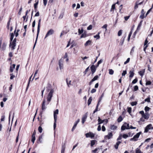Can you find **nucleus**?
<instances>
[{
  "instance_id": "34",
  "label": "nucleus",
  "mask_w": 153,
  "mask_h": 153,
  "mask_svg": "<svg viewBox=\"0 0 153 153\" xmlns=\"http://www.w3.org/2000/svg\"><path fill=\"white\" fill-rule=\"evenodd\" d=\"M137 102H131V105L132 106H133L135 105H136L137 104Z\"/></svg>"
},
{
  "instance_id": "51",
  "label": "nucleus",
  "mask_w": 153,
  "mask_h": 153,
  "mask_svg": "<svg viewBox=\"0 0 153 153\" xmlns=\"http://www.w3.org/2000/svg\"><path fill=\"white\" fill-rule=\"evenodd\" d=\"M122 137L124 138H126L128 137V135L126 134H124L123 135Z\"/></svg>"
},
{
  "instance_id": "44",
  "label": "nucleus",
  "mask_w": 153,
  "mask_h": 153,
  "mask_svg": "<svg viewBox=\"0 0 153 153\" xmlns=\"http://www.w3.org/2000/svg\"><path fill=\"white\" fill-rule=\"evenodd\" d=\"M151 84V82L150 81H147L146 83V85H150Z\"/></svg>"
},
{
  "instance_id": "2",
  "label": "nucleus",
  "mask_w": 153,
  "mask_h": 153,
  "mask_svg": "<svg viewBox=\"0 0 153 153\" xmlns=\"http://www.w3.org/2000/svg\"><path fill=\"white\" fill-rule=\"evenodd\" d=\"M54 92V90L53 89H51L50 91L48 94V97H47V104H48L49 102L51 101L52 97L53 96V94Z\"/></svg>"
},
{
  "instance_id": "1",
  "label": "nucleus",
  "mask_w": 153,
  "mask_h": 153,
  "mask_svg": "<svg viewBox=\"0 0 153 153\" xmlns=\"http://www.w3.org/2000/svg\"><path fill=\"white\" fill-rule=\"evenodd\" d=\"M41 21V19H40L39 20L38 23V27H37V36H36V41H35V43H34L33 47V49L34 48H35V46L36 45V42H37V39H38V35H39V31H40V27Z\"/></svg>"
},
{
  "instance_id": "17",
  "label": "nucleus",
  "mask_w": 153,
  "mask_h": 153,
  "mask_svg": "<svg viewBox=\"0 0 153 153\" xmlns=\"http://www.w3.org/2000/svg\"><path fill=\"white\" fill-rule=\"evenodd\" d=\"M120 143L121 142L120 141H118L117 142L116 144L114 146L116 149H118V146Z\"/></svg>"
},
{
  "instance_id": "52",
  "label": "nucleus",
  "mask_w": 153,
  "mask_h": 153,
  "mask_svg": "<svg viewBox=\"0 0 153 153\" xmlns=\"http://www.w3.org/2000/svg\"><path fill=\"white\" fill-rule=\"evenodd\" d=\"M130 60V58H128L127 59L126 61L124 62V64H126L127 63H128L129 62Z\"/></svg>"
},
{
  "instance_id": "62",
  "label": "nucleus",
  "mask_w": 153,
  "mask_h": 153,
  "mask_svg": "<svg viewBox=\"0 0 153 153\" xmlns=\"http://www.w3.org/2000/svg\"><path fill=\"white\" fill-rule=\"evenodd\" d=\"M144 15L141 14V15L140 16V18L141 19H143L144 18V17H145L146 16H144Z\"/></svg>"
},
{
  "instance_id": "36",
  "label": "nucleus",
  "mask_w": 153,
  "mask_h": 153,
  "mask_svg": "<svg viewBox=\"0 0 153 153\" xmlns=\"http://www.w3.org/2000/svg\"><path fill=\"white\" fill-rule=\"evenodd\" d=\"M152 125L151 124H149L148 125H147V126H146V127L147 128H148V129L149 130L151 128H152V129H153V128H151V127H152Z\"/></svg>"
},
{
  "instance_id": "15",
  "label": "nucleus",
  "mask_w": 153,
  "mask_h": 153,
  "mask_svg": "<svg viewBox=\"0 0 153 153\" xmlns=\"http://www.w3.org/2000/svg\"><path fill=\"white\" fill-rule=\"evenodd\" d=\"M145 72V69H143L139 72V74L140 76H142L144 75Z\"/></svg>"
},
{
  "instance_id": "20",
  "label": "nucleus",
  "mask_w": 153,
  "mask_h": 153,
  "mask_svg": "<svg viewBox=\"0 0 153 153\" xmlns=\"http://www.w3.org/2000/svg\"><path fill=\"white\" fill-rule=\"evenodd\" d=\"M129 73L130 74L129 76V77L130 78L132 77L134 75V73L133 72V71H132L131 70L129 71Z\"/></svg>"
},
{
  "instance_id": "8",
  "label": "nucleus",
  "mask_w": 153,
  "mask_h": 153,
  "mask_svg": "<svg viewBox=\"0 0 153 153\" xmlns=\"http://www.w3.org/2000/svg\"><path fill=\"white\" fill-rule=\"evenodd\" d=\"M98 125H100V124H101L103 122H104L105 121L106 123L108 122V120L107 119H105L103 120H102L101 119H100L99 117H98Z\"/></svg>"
},
{
  "instance_id": "5",
  "label": "nucleus",
  "mask_w": 153,
  "mask_h": 153,
  "mask_svg": "<svg viewBox=\"0 0 153 153\" xmlns=\"http://www.w3.org/2000/svg\"><path fill=\"white\" fill-rule=\"evenodd\" d=\"M86 137L87 138L90 137L91 138H93L95 136V134L91 132L86 133L85 134Z\"/></svg>"
},
{
  "instance_id": "14",
  "label": "nucleus",
  "mask_w": 153,
  "mask_h": 153,
  "mask_svg": "<svg viewBox=\"0 0 153 153\" xmlns=\"http://www.w3.org/2000/svg\"><path fill=\"white\" fill-rule=\"evenodd\" d=\"M149 117V114L148 112H146L145 114H144V115H143L142 117L146 119H148Z\"/></svg>"
},
{
  "instance_id": "4",
  "label": "nucleus",
  "mask_w": 153,
  "mask_h": 153,
  "mask_svg": "<svg viewBox=\"0 0 153 153\" xmlns=\"http://www.w3.org/2000/svg\"><path fill=\"white\" fill-rule=\"evenodd\" d=\"M54 30L53 29H51L47 32L45 37V39L50 35L53 34L54 33Z\"/></svg>"
},
{
  "instance_id": "31",
  "label": "nucleus",
  "mask_w": 153,
  "mask_h": 153,
  "mask_svg": "<svg viewBox=\"0 0 153 153\" xmlns=\"http://www.w3.org/2000/svg\"><path fill=\"white\" fill-rule=\"evenodd\" d=\"M86 36H87L86 33H84L82 34V35L81 36L80 38H85V37H86Z\"/></svg>"
},
{
  "instance_id": "27",
  "label": "nucleus",
  "mask_w": 153,
  "mask_h": 153,
  "mask_svg": "<svg viewBox=\"0 0 153 153\" xmlns=\"http://www.w3.org/2000/svg\"><path fill=\"white\" fill-rule=\"evenodd\" d=\"M117 121L118 122H121L123 120V118L122 116H120L117 119Z\"/></svg>"
},
{
  "instance_id": "54",
  "label": "nucleus",
  "mask_w": 153,
  "mask_h": 153,
  "mask_svg": "<svg viewBox=\"0 0 153 153\" xmlns=\"http://www.w3.org/2000/svg\"><path fill=\"white\" fill-rule=\"evenodd\" d=\"M107 25L105 24L102 27V28H105V30L106 31L107 30Z\"/></svg>"
},
{
  "instance_id": "30",
  "label": "nucleus",
  "mask_w": 153,
  "mask_h": 153,
  "mask_svg": "<svg viewBox=\"0 0 153 153\" xmlns=\"http://www.w3.org/2000/svg\"><path fill=\"white\" fill-rule=\"evenodd\" d=\"M117 127L114 125L111 126V130H114L117 129Z\"/></svg>"
},
{
  "instance_id": "40",
  "label": "nucleus",
  "mask_w": 153,
  "mask_h": 153,
  "mask_svg": "<svg viewBox=\"0 0 153 153\" xmlns=\"http://www.w3.org/2000/svg\"><path fill=\"white\" fill-rule=\"evenodd\" d=\"M115 8V4H113L111 6V9L110 11H112L113 10H114Z\"/></svg>"
},
{
  "instance_id": "56",
  "label": "nucleus",
  "mask_w": 153,
  "mask_h": 153,
  "mask_svg": "<svg viewBox=\"0 0 153 153\" xmlns=\"http://www.w3.org/2000/svg\"><path fill=\"white\" fill-rule=\"evenodd\" d=\"M5 119V116L4 115H3L1 117V121H4Z\"/></svg>"
},
{
  "instance_id": "19",
  "label": "nucleus",
  "mask_w": 153,
  "mask_h": 153,
  "mask_svg": "<svg viewBox=\"0 0 153 153\" xmlns=\"http://www.w3.org/2000/svg\"><path fill=\"white\" fill-rule=\"evenodd\" d=\"M96 142H97V141L95 140H91V147L93 146Z\"/></svg>"
},
{
  "instance_id": "11",
  "label": "nucleus",
  "mask_w": 153,
  "mask_h": 153,
  "mask_svg": "<svg viewBox=\"0 0 153 153\" xmlns=\"http://www.w3.org/2000/svg\"><path fill=\"white\" fill-rule=\"evenodd\" d=\"M46 100L45 99L43 100L42 104V110H44L46 108V107L45 106Z\"/></svg>"
},
{
  "instance_id": "26",
  "label": "nucleus",
  "mask_w": 153,
  "mask_h": 153,
  "mask_svg": "<svg viewBox=\"0 0 153 153\" xmlns=\"http://www.w3.org/2000/svg\"><path fill=\"white\" fill-rule=\"evenodd\" d=\"M98 78V75H96L92 79V82H94V81L97 80Z\"/></svg>"
},
{
  "instance_id": "46",
  "label": "nucleus",
  "mask_w": 153,
  "mask_h": 153,
  "mask_svg": "<svg viewBox=\"0 0 153 153\" xmlns=\"http://www.w3.org/2000/svg\"><path fill=\"white\" fill-rule=\"evenodd\" d=\"M99 149V148H96L94 150H92V152L93 153H96V152H97V151Z\"/></svg>"
},
{
  "instance_id": "63",
  "label": "nucleus",
  "mask_w": 153,
  "mask_h": 153,
  "mask_svg": "<svg viewBox=\"0 0 153 153\" xmlns=\"http://www.w3.org/2000/svg\"><path fill=\"white\" fill-rule=\"evenodd\" d=\"M96 90L95 89L93 88L91 91V93H93L96 91Z\"/></svg>"
},
{
  "instance_id": "33",
  "label": "nucleus",
  "mask_w": 153,
  "mask_h": 153,
  "mask_svg": "<svg viewBox=\"0 0 153 153\" xmlns=\"http://www.w3.org/2000/svg\"><path fill=\"white\" fill-rule=\"evenodd\" d=\"M35 140V136H32L31 141L32 142L33 144L34 143Z\"/></svg>"
},
{
  "instance_id": "23",
  "label": "nucleus",
  "mask_w": 153,
  "mask_h": 153,
  "mask_svg": "<svg viewBox=\"0 0 153 153\" xmlns=\"http://www.w3.org/2000/svg\"><path fill=\"white\" fill-rule=\"evenodd\" d=\"M71 80L68 81V79H66V83H67V84L69 87H70V85H71Z\"/></svg>"
},
{
  "instance_id": "64",
  "label": "nucleus",
  "mask_w": 153,
  "mask_h": 153,
  "mask_svg": "<svg viewBox=\"0 0 153 153\" xmlns=\"http://www.w3.org/2000/svg\"><path fill=\"white\" fill-rule=\"evenodd\" d=\"M126 74V71H124L122 73V75L123 76H125Z\"/></svg>"
},
{
  "instance_id": "49",
  "label": "nucleus",
  "mask_w": 153,
  "mask_h": 153,
  "mask_svg": "<svg viewBox=\"0 0 153 153\" xmlns=\"http://www.w3.org/2000/svg\"><path fill=\"white\" fill-rule=\"evenodd\" d=\"M138 89V86L137 85H135L134 86V91H137Z\"/></svg>"
},
{
  "instance_id": "37",
  "label": "nucleus",
  "mask_w": 153,
  "mask_h": 153,
  "mask_svg": "<svg viewBox=\"0 0 153 153\" xmlns=\"http://www.w3.org/2000/svg\"><path fill=\"white\" fill-rule=\"evenodd\" d=\"M14 34L13 33H11L10 38V41L11 42H12L13 39L14 37Z\"/></svg>"
},
{
  "instance_id": "39",
  "label": "nucleus",
  "mask_w": 153,
  "mask_h": 153,
  "mask_svg": "<svg viewBox=\"0 0 153 153\" xmlns=\"http://www.w3.org/2000/svg\"><path fill=\"white\" fill-rule=\"evenodd\" d=\"M150 108L148 106H146L145 108V110L146 112L149 111Z\"/></svg>"
},
{
  "instance_id": "16",
  "label": "nucleus",
  "mask_w": 153,
  "mask_h": 153,
  "mask_svg": "<svg viewBox=\"0 0 153 153\" xmlns=\"http://www.w3.org/2000/svg\"><path fill=\"white\" fill-rule=\"evenodd\" d=\"M65 149V144H62L61 150V153H64Z\"/></svg>"
},
{
  "instance_id": "48",
  "label": "nucleus",
  "mask_w": 153,
  "mask_h": 153,
  "mask_svg": "<svg viewBox=\"0 0 153 153\" xmlns=\"http://www.w3.org/2000/svg\"><path fill=\"white\" fill-rule=\"evenodd\" d=\"M38 3V2H37L34 4V7L35 9H36Z\"/></svg>"
},
{
  "instance_id": "3",
  "label": "nucleus",
  "mask_w": 153,
  "mask_h": 153,
  "mask_svg": "<svg viewBox=\"0 0 153 153\" xmlns=\"http://www.w3.org/2000/svg\"><path fill=\"white\" fill-rule=\"evenodd\" d=\"M141 133V132L137 133L136 135L134 136L133 138L130 139V141H137L138 140V138L139 137Z\"/></svg>"
},
{
  "instance_id": "29",
  "label": "nucleus",
  "mask_w": 153,
  "mask_h": 153,
  "mask_svg": "<svg viewBox=\"0 0 153 153\" xmlns=\"http://www.w3.org/2000/svg\"><path fill=\"white\" fill-rule=\"evenodd\" d=\"M100 33L98 32L97 34L94 36V38H96L97 39H99L100 38V36H99Z\"/></svg>"
},
{
  "instance_id": "38",
  "label": "nucleus",
  "mask_w": 153,
  "mask_h": 153,
  "mask_svg": "<svg viewBox=\"0 0 153 153\" xmlns=\"http://www.w3.org/2000/svg\"><path fill=\"white\" fill-rule=\"evenodd\" d=\"M122 30H119V31H118V36H120L122 35Z\"/></svg>"
},
{
  "instance_id": "57",
  "label": "nucleus",
  "mask_w": 153,
  "mask_h": 153,
  "mask_svg": "<svg viewBox=\"0 0 153 153\" xmlns=\"http://www.w3.org/2000/svg\"><path fill=\"white\" fill-rule=\"evenodd\" d=\"M124 125H125L127 126L126 129H129L130 128L129 124H127V123H124Z\"/></svg>"
},
{
  "instance_id": "7",
  "label": "nucleus",
  "mask_w": 153,
  "mask_h": 153,
  "mask_svg": "<svg viewBox=\"0 0 153 153\" xmlns=\"http://www.w3.org/2000/svg\"><path fill=\"white\" fill-rule=\"evenodd\" d=\"M54 123L53 124V128L55 130L56 127V122L57 119V116L56 114H54Z\"/></svg>"
},
{
  "instance_id": "53",
  "label": "nucleus",
  "mask_w": 153,
  "mask_h": 153,
  "mask_svg": "<svg viewBox=\"0 0 153 153\" xmlns=\"http://www.w3.org/2000/svg\"><path fill=\"white\" fill-rule=\"evenodd\" d=\"M92 25H90L88 27L87 29L88 30H91L92 29Z\"/></svg>"
},
{
  "instance_id": "25",
  "label": "nucleus",
  "mask_w": 153,
  "mask_h": 153,
  "mask_svg": "<svg viewBox=\"0 0 153 153\" xmlns=\"http://www.w3.org/2000/svg\"><path fill=\"white\" fill-rule=\"evenodd\" d=\"M83 32V28L82 27L81 28V30H80V29H78V33H79V35H80V34H81V33H82Z\"/></svg>"
},
{
  "instance_id": "32",
  "label": "nucleus",
  "mask_w": 153,
  "mask_h": 153,
  "mask_svg": "<svg viewBox=\"0 0 153 153\" xmlns=\"http://www.w3.org/2000/svg\"><path fill=\"white\" fill-rule=\"evenodd\" d=\"M109 73L110 74L112 75L113 74L114 71L113 70H112L111 69H109Z\"/></svg>"
},
{
  "instance_id": "47",
  "label": "nucleus",
  "mask_w": 153,
  "mask_h": 153,
  "mask_svg": "<svg viewBox=\"0 0 153 153\" xmlns=\"http://www.w3.org/2000/svg\"><path fill=\"white\" fill-rule=\"evenodd\" d=\"M128 112L129 113H130L131 111V107H128Z\"/></svg>"
},
{
  "instance_id": "6",
  "label": "nucleus",
  "mask_w": 153,
  "mask_h": 153,
  "mask_svg": "<svg viewBox=\"0 0 153 153\" xmlns=\"http://www.w3.org/2000/svg\"><path fill=\"white\" fill-rule=\"evenodd\" d=\"M59 67L60 70L63 69V61L62 59H60L59 61Z\"/></svg>"
},
{
  "instance_id": "43",
  "label": "nucleus",
  "mask_w": 153,
  "mask_h": 153,
  "mask_svg": "<svg viewBox=\"0 0 153 153\" xmlns=\"http://www.w3.org/2000/svg\"><path fill=\"white\" fill-rule=\"evenodd\" d=\"M136 153H142V152L138 148H137L136 150Z\"/></svg>"
},
{
  "instance_id": "58",
  "label": "nucleus",
  "mask_w": 153,
  "mask_h": 153,
  "mask_svg": "<svg viewBox=\"0 0 153 153\" xmlns=\"http://www.w3.org/2000/svg\"><path fill=\"white\" fill-rule=\"evenodd\" d=\"M122 135L121 134H120L119 135V137L117 138V140H120L122 139Z\"/></svg>"
},
{
  "instance_id": "50",
  "label": "nucleus",
  "mask_w": 153,
  "mask_h": 153,
  "mask_svg": "<svg viewBox=\"0 0 153 153\" xmlns=\"http://www.w3.org/2000/svg\"><path fill=\"white\" fill-rule=\"evenodd\" d=\"M145 101L147 102H150V98L149 97V98L146 99L145 100Z\"/></svg>"
},
{
  "instance_id": "60",
  "label": "nucleus",
  "mask_w": 153,
  "mask_h": 153,
  "mask_svg": "<svg viewBox=\"0 0 153 153\" xmlns=\"http://www.w3.org/2000/svg\"><path fill=\"white\" fill-rule=\"evenodd\" d=\"M89 67H88L86 69H85V71L84 72V73L85 75L87 73V72L88 71V70L89 69Z\"/></svg>"
},
{
  "instance_id": "21",
  "label": "nucleus",
  "mask_w": 153,
  "mask_h": 153,
  "mask_svg": "<svg viewBox=\"0 0 153 153\" xmlns=\"http://www.w3.org/2000/svg\"><path fill=\"white\" fill-rule=\"evenodd\" d=\"M91 40H88L85 43V46H88L89 45H91Z\"/></svg>"
},
{
  "instance_id": "41",
  "label": "nucleus",
  "mask_w": 153,
  "mask_h": 153,
  "mask_svg": "<svg viewBox=\"0 0 153 153\" xmlns=\"http://www.w3.org/2000/svg\"><path fill=\"white\" fill-rule=\"evenodd\" d=\"M59 113V110L58 109H56L54 111V114L57 115Z\"/></svg>"
},
{
  "instance_id": "13",
  "label": "nucleus",
  "mask_w": 153,
  "mask_h": 153,
  "mask_svg": "<svg viewBox=\"0 0 153 153\" xmlns=\"http://www.w3.org/2000/svg\"><path fill=\"white\" fill-rule=\"evenodd\" d=\"M87 113H86L82 117V124H83L85 122L86 119L87 117Z\"/></svg>"
},
{
  "instance_id": "12",
  "label": "nucleus",
  "mask_w": 153,
  "mask_h": 153,
  "mask_svg": "<svg viewBox=\"0 0 153 153\" xmlns=\"http://www.w3.org/2000/svg\"><path fill=\"white\" fill-rule=\"evenodd\" d=\"M113 136V134L111 132H110L108 133V135H106L105 137V139H109L111 138Z\"/></svg>"
},
{
  "instance_id": "22",
  "label": "nucleus",
  "mask_w": 153,
  "mask_h": 153,
  "mask_svg": "<svg viewBox=\"0 0 153 153\" xmlns=\"http://www.w3.org/2000/svg\"><path fill=\"white\" fill-rule=\"evenodd\" d=\"M92 99V97H89L88 101V105H89L91 104Z\"/></svg>"
},
{
  "instance_id": "61",
  "label": "nucleus",
  "mask_w": 153,
  "mask_h": 153,
  "mask_svg": "<svg viewBox=\"0 0 153 153\" xmlns=\"http://www.w3.org/2000/svg\"><path fill=\"white\" fill-rule=\"evenodd\" d=\"M35 24H36V21H35V20H34L33 21V22L32 23V27H35Z\"/></svg>"
},
{
  "instance_id": "59",
  "label": "nucleus",
  "mask_w": 153,
  "mask_h": 153,
  "mask_svg": "<svg viewBox=\"0 0 153 153\" xmlns=\"http://www.w3.org/2000/svg\"><path fill=\"white\" fill-rule=\"evenodd\" d=\"M68 31H68L67 32H65L64 31H62V32L61 33V34L60 35V37H61L63 34H65L66 33H67V32H68Z\"/></svg>"
},
{
  "instance_id": "45",
  "label": "nucleus",
  "mask_w": 153,
  "mask_h": 153,
  "mask_svg": "<svg viewBox=\"0 0 153 153\" xmlns=\"http://www.w3.org/2000/svg\"><path fill=\"white\" fill-rule=\"evenodd\" d=\"M137 81V78H135L134 79L132 82V83L133 84L136 83Z\"/></svg>"
},
{
  "instance_id": "55",
  "label": "nucleus",
  "mask_w": 153,
  "mask_h": 153,
  "mask_svg": "<svg viewBox=\"0 0 153 153\" xmlns=\"http://www.w3.org/2000/svg\"><path fill=\"white\" fill-rule=\"evenodd\" d=\"M19 135V132L18 133L17 136V137L16 138V143H17L18 141Z\"/></svg>"
},
{
  "instance_id": "9",
  "label": "nucleus",
  "mask_w": 153,
  "mask_h": 153,
  "mask_svg": "<svg viewBox=\"0 0 153 153\" xmlns=\"http://www.w3.org/2000/svg\"><path fill=\"white\" fill-rule=\"evenodd\" d=\"M16 46V43L15 42H13L12 43L10 42V46L11 47L12 50H13L15 49V47Z\"/></svg>"
},
{
  "instance_id": "18",
  "label": "nucleus",
  "mask_w": 153,
  "mask_h": 153,
  "mask_svg": "<svg viewBox=\"0 0 153 153\" xmlns=\"http://www.w3.org/2000/svg\"><path fill=\"white\" fill-rule=\"evenodd\" d=\"M7 45V44L5 42H4L3 43L2 47L1 48V49L2 50H5L6 46Z\"/></svg>"
},
{
  "instance_id": "24",
  "label": "nucleus",
  "mask_w": 153,
  "mask_h": 153,
  "mask_svg": "<svg viewBox=\"0 0 153 153\" xmlns=\"http://www.w3.org/2000/svg\"><path fill=\"white\" fill-rule=\"evenodd\" d=\"M127 127L126 126L124 125V124L122 126L121 128V129L122 130H124L126 129Z\"/></svg>"
},
{
  "instance_id": "10",
  "label": "nucleus",
  "mask_w": 153,
  "mask_h": 153,
  "mask_svg": "<svg viewBox=\"0 0 153 153\" xmlns=\"http://www.w3.org/2000/svg\"><path fill=\"white\" fill-rule=\"evenodd\" d=\"M91 69L92 72V74H93L95 72L96 70V66L94 65H92L91 67Z\"/></svg>"
},
{
  "instance_id": "42",
  "label": "nucleus",
  "mask_w": 153,
  "mask_h": 153,
  "mask_svg": "<svg viewBox=\"0 0 153 153\" xmlns=\"http://www.w3.org/2000/svg\"><path fill=\"white\" fill-rule=\"evenodd\" d=\"M10 76V79H12L15 77V75H13V74H11Z\"/></svg>"
},
{
  "instance_id": "28",
  "label": "nucleus",
  "mask_w": 153,
  "mask_h": 153,
  "mask_svg": "<svg viewBox=\"0 0 153 153\" xmlns=\"http://www.w3.org/2000/svg\"><path fill=\"white\" fill-rule=\"evenodd\" d=\"M32 75L30 76V77L29 78V82H28V84H27V87L26 88V90H27L28 88V87L29 86V84H30V80H31V79L32 78Z\"/></svg>"
},
{
  "instance_id": "35",
  "label": "nucleus",
  "mask_w": 153,
  "mask_h": 153,
  "mask_svg": "<svg viewBox=\"0 0 153 153\" xmlns=\"http://www.w3.org/2000/svg\"><path fill=\"white\" fill-rule=\"evenodd\" d=\"M38 130L39 132L40 133H41L42 132V127L41 126H39V127Z\"/></svg>"
}]
</instances>
